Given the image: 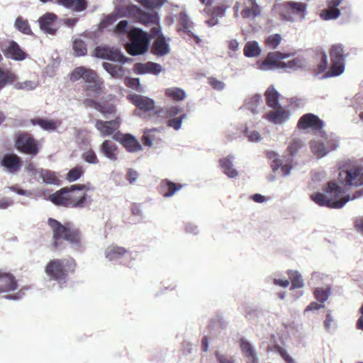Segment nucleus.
Here are the masks:
<instances>
[{"label":"nucleus","mask_w":363,"mask_h":363,"mask_svg":"<svg viewBox=\"0 0 363 363\" xmlns=\"http://www.w3.org/2000/svg\"><path fill=\"white\" fill-rule=\"evenodd\" d=\"M208 82L213 89L218 91L223 90L225 86V83L214 77H209L208 78Z\"/></svg>","instance_id":"obj_56"},{"label":"nucleus","mask_w":363,"mask_h":363,"mask_svg":"<svg viewBox=\"0 0 363 363\" xmlns=\"http://www.w3.org/2000/svg\"><path fill=\"white\" fill-rule=\"evenodd\" d=\"M340 10L333 6L325 10L321 16L325 20L335 19L340 16Z\"/></svg>","instance_id":"obj_51"},{"label":"nucleus","mask_w":363,"mask_h":363,"mask_svg":"<svg viewBox=\"0 0 363 363\" xmlns=\"http://www.w3.org/2000/svg\"><path fill=\"white\" fill-rule=\"evenodd\" d=\"M165 96L175 101H179L184 99L186 93L184 89L179 87H172L164 91Z\"/></svg>","instance_id":"obj_33"},{"label":"nucleus","mask_w":363,"mask_h":363,"mask_svg":"<svg viewBox=\"0 0 363 363\" xmlns=\"http://www.w3.org/2000/svg\"><path fill=\"white\" fill-rule=\"evenodd\" d=\"M77 263L72 257L67 259H53L45 267V272L51 280L59 284L67 282L69 274H74Z\"/></svg>","instance_id":"obj_4"},{"label":"nucleus","mask_w":363,"mask_h":363,"mask_svg":"<svg viewBox=\"0 0 363 363\" xmlns=\"http://www.w3.org/2000/svg\"><path fill=\"white\" fill-rule=\"evenodd\" d=\"M30 123L34 125H40L45 130H55L57 128V123L53 120L33 118Z\"/></svg>","instance_id":"obj_34"},{"label":"nucleus","mask_w":363,"mask_h":363,"mask_svg":"<svg viewBox=\"0 0 363 363\" xmlns=\"http://www.w3.org/2000/svg\"><path fill=\"white\" fill-rule=\"evenodd\" d=\"M288 275L291 283V289H300L303 286L302 276L297 271L290 270Z\"/></svg>","instance_id":"obj_39"},{"label":"nucleus","mask_w":363,"mask_h":363,"mask_svg":"<svg viewBox=\"0 0 363 363\" xmlns=\"http://www.w3.org/2000/svg\"><path fill=\"white\" fill-rule=\"evenodd\" d=\"M306 4L302 2L287 1L282 4L281 16L286 21H293L294 15L303 17Z\"/></svg>","instance_id":"obj_13"},{"label":"nucleus","mask_w":363,"mask_h":363,"mask_svg":"<svg viewBox=\"0 0 363 363\" xmlns=\"http://www.w3.org/2000/svg\"><path fill=\"white\" fill-rule=\"evenodd\" d=\"M262 97L260 95H255L247 102L248 108L252 111L255 112L256 108L262 103Z\"/></svg>","instance_id":"obj_57"},{"label":"nucleus","mask_w":363,"mask_h":363,"mask_svg":"<svg viewBox=\"0 0 363 363\" xmlns=\"http://www.w3.org/2000/svg\"><path fill=\"white\" fill-rule=\"evenodd\" d=\"M97 111L103 114H111L116 112V107L108 102H100Z\"/></svg>","instance_id":"obj_50"},{"label":"nucleus","mask_w":363,"mask_h":363,"mask_svg":"<svg viewBox=\"0 0 363 363\" xmlns=\"http://www.w3.org/2000/svg\"><path fill=\"white\" fill-rule=\"evenodd\" d=\"M267 105L272 108L279 105V94L273 86L268 87L264 94Z\"/></svg>","instance_id":"obj_28"},{"label":"nucleus","mask_w":363,"mask_h":363,"mask_svg":"<svg viewBox=\"0 0 363 363\" xmlns=\"http://www.w3.org/2000/svg\"><path fill=\"white\" fill-rule=\"evenodd\" d=\"M18 288L16 277L9 272L0 270V294L15 291Z\"/></svg>","instance_id":"obj_17"},{"label":"nucleus","mask_w":363,"mask_h":363,"mask_svg":"<svg viewBox=\"0 0 363 363\" xmlns=\"http://www.w3.org/2000/svg\"><path fill=\"white\" fill-rule=\"evenodd\" d=\"M291 55L290 53H282L281 52H270L267 54L266 58L262 62H258V67L262 70H269L274 68H280L281 60L288 58Z\"/></svg>","instance_id":"obj_9"},{"label":"nucleus","mask_w":363,"mask_h":363,"mask_svg":"<svg viewBox=\"0 0 363 363\" xmlns=\"http://www.w3.org/2000/svg\"><path fill=\"white\" fill-rule=\"evenodd\" d=\"M323 127V121L313 113L303 115L297 123L299 130L311 129L313 131H320Z\"/></svg>","instance_id":"obj_11"},{"label":"nucleus","mask_w":363,"mask_h":363,"mask_svg":"<svg viewBox=\"0 0 363 363\" xmlns=\"http://www.w3.org/2000/svg\"><path fill=\"white\" fill-rule=\"evenodd\" d=\"M48 225L52 233L51 242L52 250H61L63 247V241H66L71 247L76 249L82 247L83 236L82 231L72 223L66 222L62 224L55 218H49Z\"/></svg>","instance_id":"obj_2"},{"label":"nucleus","mask_w":363,"mask_h":363,"mask_svg":"<svg viewBox=\"0 0 363 363\" xmlns=\"http://www.w3.org/2000/svg\"><path fill=\"white\" fill-rule=\"evenodd\" d=\"M233 157L228 156L219 160V164L224 174L230 178H235L238 175V171L233 168Z\"/></svg>","instance_id":"obj_26"},{"label":"nucleus","mask_w":363,"mask_h":363,"mask_svg":"<svg viewBox=\"0 0 363 363\" xmlns=\"http://www.w3.org/2000/svg\"><path fill=\"white\" fill-rule=\"evenodd\" d=\"M330 294V288H316L313 292V295L315 299L322 303H323L328 299Z\"/></svg>","instance_id":"obj_44"},{"label":"nucleus","mask_w":363,"mask_h":363,"mask_svg":"<svg viewBox=\"0 0 363 363\" xmlns=\"http://www.w3.org/2000/svg\"><path fill=\"white\" fill-rule=\"evenodd\" d=\"M128 100L144 113L152 111L155 108V102L152 99L139 94H129Z\"/></svg>","instance_id":"obj_15"},{"label":"nucleus","mask_w":363,"mask_h":363,"mask_svg":"<svg viewBox=\"0 0 363 363\" xmlns=\"http://www.w3.org/2000/svg\"><path fill=\"white\" fill-rule=\"evenodd\" d=\"M4 54L7 58L16 61H22L28 57V54L14 40L9 41L8 47L4 50Z\"/></svg>","instance_id":"obj_18"},{"label":"nucleus","mask_w":363,"mask_h":363,"mask_svg":"<svg viewBox=\"0 0 363 363\" xmlns=\"http://www.w3.org/2000/svg\"><path fill=\"white\" fill-rule=\"evenodd\" d=\"M94 52L97 57L110 60H116L119 56L117 50H113L108 47L98 46Z\"/></svg>","instance_id":"obj_27"},{"label":"nucleus","mask_w":363,"mask_h":363,"mask_svg":"<svg viewBox=\"0 0 363 363\" xmlns=\"http://www.w3.org/2000/svg\"><path fill=\"white\" fill-rule=\"evenodd\" d=\"M130 43L125 45L127 52L132 55L145 53L148 49V37L141 29L133 28L128 33Z\"/></svg>","instance_id":"obj_5"},{"label":"nucleus","mask_w":363,"mask_h":363,"mask_svg":"<svg viewBox=\"0 0 363 363\" xmlns=\"http://www.w3.org/2000/svg\"><path fill=\"white\" fill-rule=\"evenodd\" d=\"M302 66L303 60L301 58L296 57L289 60L288 62H282L280 68L294 70L301 68Z\"/></svg>","instance_id":"obj_46"},{"label":"nucleus","mask_w":363,"mask_h":363,"mask_svg":"<svg viewBox=\"0 0 363 363\" xmlns=\"http://www.w3.org/2000/svg\"><path fill=\"white\" fill-rule=\"evenodd\" d=\"M16 74L8 69L0 67V89H3L7 84L16 81Z\"/></svg>","instance_id":"obj_31"},{"label":"nucleus","mask_w":363,"mask_h":363,"mask_svg":"<svg viewBox=\"0 0 363 363\" xmlns=\"http://www.w3.org/2000/svg\"><path fill=\"white\" fill-rule=\"evenodd\" d=\"M311 149L312 152L318 157L325 156L329 152L323 143L317 141L311 143Z\"/></svg>","instance_id":"obj_43"},{"label":"nucleus","mask_w":363,"mask_h":363,"mask_svg":"<svg viewBox=\"0 0 363 363\" xmlns=\"http://www.w3.org/2000/svg\"><path fill=\"white\" fill-rule=\"evenodd\" d=\"M96 128L99 131L102 137L115 135L120 127V121L118 118L111 121L97 120L95 123Z\"/></svg>","instance_id":"obj_16"},{"label":"nucleus","mask_w":363,"mask_h":363,"mask_svg":"<svg viewBox=\"0 0 363 363\" xmlns=\"http://www.w3.org/2000/svg\"><path fill=\"white\" fill-rule=\"evenodd\" d=\"M325 194L316 192L311 195V199L320 206H326L330 208H340L350 201V195L344 196L337 199L345 194V189L340 186L335 182L330 181L327 183L324 188Z\"/></svg>","instance_id":"obj_3"},{"label":"nucleus","mask_w":363,"mask_h":363,"mask_svg":"<svg viewBox=\"0 0 363 363\" xmlns=\"http://www.w3.org/2000/svg\"><path fill=\"white\" fill-rule=\"evenodd\" d=\"M161 186L163 196L169 197L173 196L176 191L180 190L182 187V185L167 180H162Z\"/></svg>","instance_id":"obj_29"},{"label":"nucleus","mask_w":363,"mask_h":363,"mask_svg":"<svg viewBox=\"0 0 363 363\" xmlns=\"http://www.w3.org/2000/svg\"><path fill=\"white\" fill-rule=\"evenodd\" d=\"M345 69L344 61L331 60V66L326 73V77H335L341 74Z\"/></svg>","instance_id":"obj_37"},{"label":"nucleus","mask_w":363,"mask_h":363,"mask_svg":"<svg viewBox=\"0 0 363 363\" xmlns=\"http://www.w3.org/2000/svg\"><path fill=\"white\" fill-rule=\"evenodd\" d=\"M345 174L343 179V183L346 186H353L355 187L363 186V167L362 166H354L345 172L340 173V176Z\"/></svg>","instance_id":"obj_12"},{"label":"nucleus","mask_w":363,"mask_h":363,"mask_svg":"<svg viewBox=\"0 0 363 363\" xmlns=\"http://www.w3.org/2000/svg\"><path fill=\"white\" fill-rule=\"evenodd\" d=\"M274 109V111H269L265 116V118L270 122L275 124L281 123L289 118V112L281 106H278Z\"/></svg>","instance_id":"obj_23"},{"label":"nucleus","mask_w":363,"mask_h":363,"mask_svg":"<svg viewBox=\"0 0 363 363\" xmlns=\"http://www.w3.org/2000/svg\"><path fill=\"white\" fill-rule=\"evenodd\" d=\"M267 157L272 160L271 167L273 172H276L281 166L282 163L281 160L279 159L277 154L274 152H269L267 153Z\"/></svg>","instance_id":"obj_53"},{"label":"nucleus","mask_w":363,"mask_h":363,"mask_svg":"<svg viewBox=\"0 0 363 363\" xmlns=\"http://www.w3.org/2000/svg\"><path fill=\"white\" fill-rule=\"evenodd\" d=\"M121 17L132 18L135 22L140 23L145 26L155 23L157 21V16L152 13L143 11L136 5H128L119 10Z\"/></svg>","instance_id":"obj_6"},{"label":"nucleus","mask_w":363,"mask_h":363,"mask_svg":"<svg viewBox=\"0 0 363 363\" xmlns=\"http://www.w3.org/2000/svg\"><path fill=\"white\" fill-rule=\"evenodd\" d=\"M135 67L140 73L156 72L159 71V69H158L159 65L157 64L152 63V62H147L145 65L137 64L135 65Z\"/></svg>","instance_id":"obj_47"},{"label":"nucleus","mask_w":363,"mask_h":363,"mask_svg":"<svg viewBox=\"0 0 363 363\" xmlns=\"http://www.w3.org/2000/svg\"><path fill=\"white\" fill-rule=\"evenodd\" d=\"M84 172L83 167L77 165L67 173L65 179L69 182H75L84 174Z\"/></svg>","instance_id":"obj_40"},{"label":"nucleus","mask_w":363,"mask_h":363,"mask_svg":"<svg viewBox=\"0 0 363 363\" xmlns=\"http://www.w3.org/2000/svg\"><path fill=\"white\" fill-rule=\"evenodd\" d=\"M203 11L208 14L211 13L216 16H223L225 11V8L224 6H217L211 10L210 8L206 7Z\"/></svg>","instance_id":"obj_64"},{"label":"nucleus","mask_w":363,"mask_h":363,"mask_svg":"<svg viewBox=\"0 0 363 363\" xmlns=\"http://www.w3.org/2000/svg\"><path fill=\"white\" fill-rule=\"evenodd\" d=\"M57 16L54 13H47L39 18L40 28L46 33L55 35L57 28L55 26V21Z\"/></svg>","instance_id":"obj_20"},{"label":"nucleus","mask_w":363,"mask_h":363,"mask_svg":"<svg viewBox=\"0 0 363 363\" xmlns=\"http://www.w3.org/2000/svg\"><path fill=\"white\" fill-rule=\"evenodd\" d=\"M240 15L243 18H255L260 15L262 9L256 0H244Z\"/></svg>","instance_id":"obj_22"},{"label":"nucleus","mask_w":363,"mask_h":363,"mask_svg":"<svg viewBox=\"0 0 363 363\" xmlns=\"http://www.w3.org/2000/svg\"><path fill=\"white\" fill-rule=\"evenodd\" d=\"M124 83L128 88L134 89L138 92L143 91V87L140 85V81L138 78L125 77Z\"/></svg>","instance_id":"obj_49"},{"label":"nucleus","mask_w":363,"mask_h":363,"mask_svg":"<svg viewBox=\"0 0 363 363\" xmlns=\"http://www.w3.org/2000/svg\"><path fill=\"white\" fill-rule=\"evenodd\" d=\"M14 86L17 89L33 90L36 87V84L32 81L27 80L17 82L15 84Z\"/></svg>","instance_id":"obj_59"},{"label":"nucleus","mask_w":363,"mask_h":363,"mask_svg":"<svg viewBox=\"0 0 363 363\" xmlns=\"http://www.w3.org/2000/svg\"><path fill=\"white\" fill-rule=\"evenodd\" d=\"M244 55L247 57L259 56L262 52V49L256 41L247 42L243 49Z\"/></svg>","instance_id":"obj_30"},{"label":"nucleus","mask_w":363,"mask_h":363,"mask_svg":"<svg viewBox=\"0 0 363 363\" xmlns=\"http://www.w3.org/2000/svg\"><path fill=\"white\" fill-rule=\"evenodd\" d=\"M186 118V114H183L177 118H169L167 121V125L169 127L173 128L174 130H179L181 128L182 120Z\"/></svg>","instance_id":"obj_55"},{"label":"nucleus","mask_w":363,"mask_h":363,"mask_svg":"<svg viewBox=\"0 0 363 363\" xmlns=\"http://www.w3.org/2000/svg\"><path fill=\"white\" fill-rule=\"evenodd\" d=\"M21 159L16 154H6L1 160V165L10 173H16L21 167Z\"/></svg>","instance_id":"obj_19"},{"label":"nucleus","mask_w":363,"mask_h":363,"mask_svg":"<svg viewBox=\"0 0 363 363\" xmlns=\"http://www.w3.org/2000/svg\"><path fill=\"white\" fill-rule=\"evenodd\" d=\"M159 131L157 128L146 130L142 137V142L144 145L150 147L153 142L157 138Z\"/></svg>","instance_id":"obj_38"},{"label":"nucleus","mask_w":363,"mask_h":363,"mask_svg":"<svg viewBox=\"0 0 363 363\" xmlns=\"http://www.w3.org/2000/svg\"><path fill=\"white\" fill-rule=\"evenodd\" d=\"M40 177L48 184H59L60 183L57 174L48 169H42L40 171Z\"/></svg>","instance_id":"obj_36"},{"label":"nucleus","mask_w":363,"mask_h":363,"mask_svg":"<svg viewBox=\"0 0 363 363\" xmlns=\"http://www.w3.org/2000/svg\"><path fill=\"white\" fill-rule=\"evenodd\" d=\"M85 67L81 66L77 67L73 69L69 74V79L72 82H76L80 79H83L84 74H85Z\"/></svg>","instance_id":"obj_52"},{"label":"nucleus","mask_w":363,"mask_h":363,"mask_svg":"<svg viewBox=\"0 0 363 363\" xmlns=\"http://www.w3.org/2000/svg\"><path fill=\"white\" fill-rule=\"evenodd\" d=\"M74 55L77 57L84 56L86 55L87 48L85 43L81 39H76L72 44Z\"/></svg>","instance_id":"obj_42"},{"label":"nucleus","mask_w":363,"mask_h":363,"mask_svg":"<svg viewBox=\"0 0 363 363\" xmlns=\"http://www.w3.org/2000/svg\"><path fill=\"white\" fill-rule=\"evenodd\" d=\"M118 18L117 14H109L106 16L100 23V27L101 28H106L108 26L112 25Z\"/></svg>","instance_id":"obj_58"},{"label":"nucleus","mask_w":363,"mask_h":363,"mask_svg":"<svg viewBox=\"0 0 363 363\" xmlns=\"http://www.w3.org/2000/svg\"><path fill=\"white\" fill-rule=\"evenodd\" d=\"M15 147L22 153L33 156L39 152L38 142L27 132H20L16 135Z\"/></svg>","instance_id":"obj_7"},{"label":"nucleus","mask_w":363,"mask_h":363,"mask_svg":"<svg viewBox=\"0 0 363 363\" xmlns=\"http://www.w3.org/2000/svg\"><path fill=\"white\" fill-rule=\"evenodd\" d=\"M113 138L118 140L129 152H135L142 150V145L139 141L130 134H123L118 132L113 136Z\"/></svg>","instance_id":"obj_14"},{"label":"nucleus","mask_w":363,"mask_h":363,"mask_svg":"<svg viewBox=\"0 0 363 363\" xmlns=\"http://www.w3.org/2000/svg\"><path fill=\"white\" fill-rule=\"evenodd\" d=\"M215 355L218 363H235V359L231 356L221 354L218 351L216 352Z\"/></svg>","instance_id":"obj_62"},{"label":"nucleus","mask_w":363,"mask_h":363,"mask_svg":"<svg viewBox=\"0 0 363 363\" xmlns=\"http://www.w3.org/2000/svg\"><path fill=\"white\" fill-rule=\"evenodd\" d=\"M14 27L19 32L25 35H32L33 32L28 21L22 16H18L14 23Z\"/></svg>","instance_id":"obj_32"},{"label":"nucleus","mask_w":363,"mask_h":363,"mask_svg":"<svg viewBox=\"0 0 363 363\" xmlns=\"http://www.w3.org/2000/svg\"><path fill=\"white\" fill-rule=\"evenodd\" d=\"M84 73L83 79L85 83L88 84L86 91L96 95L100 94L102 92L104 80L99 77L96 71L86 67Z\"/></svg>","instance_id":"obj_8"},{"label":"nucleus","mask_w":363,"mask_h":363,"mask_svg":"<svg viewBox=\"0 0 363 363\" xmlns=\"http://www.w3.org/2000/svg\"><path fill=\"white\" fill-rule=\"evenodd\" d=\"M302 146L303 143L300 139H294L287 147V152L290 155L293 156Z\"/></svg>","instance_id":"obj_54"},{"label":"nucleus","mask_w":363,"mask_h":363,"mask_svg":"<svg viewBox=\"0 0 363 363\" xmlns=\"http://www.w3.org/2000/svg\"><path fill=\"white\" fill-rule=\"evenodd\" d=\"M99 152L111 161H116L118 156V146L110 140H105L99 147Z\"/></svg>","instance_id":"obj_21"},{"label":"nucleus","mask_w":363,"mask_h":363,"mask_svg":"<svg viewBox=\"0 0 363 363\" xmlns=\"http://www.w3.org/2000/svg\"><path fill=\"white\" fill-rule=\"evenodd\" d=\"M240 347L244 357L246 358L247 363H258L256 352L247 340L242 338Z\"/></svg>","instance_id":"obj_24"},{"label":"nucleus","mask_w":363,"mask_h":363,"mask_svg":"<svg viewBox=\"0 0 363 363\" xmlns=\"http://www.w3.org/2000/svg\"><path fill=\"white\" fill-rule=\"evenodd\" d=\"M147 9H155L159 6V0H135Z\"/></svg>","instance_id":"obj_63"},{"label":"nucleus","mask_w":363,"mask_h":363,"mask_svg":"<svg viewBox=\"0 0 363 363\" xmlns=\"http://www.w3.org/2000/svg\"><path fill=\"white\" fill-rule=\"evenodd\" d=\"M330 56L331 60H345L343 47L340 44H335L331 46L330 49Z\"/></svg>","instance_id":"obj_41"},{"label":"nucleus","mask_w":363,"mask_h":363,"mask_svg":"<svg viewBox=\"0 0 363 363\" xmlns=\"http://www.w3.org/2000/svg\"><path fill=\"white\" fill-rule=\"evenodd\" d=\"M103 67L112 77L115 78H122L125 74V70L121 65L104 62Z\"/></svg>","instance_id":"obj_35"},{"label":"nucleus","mask_w":363,"mask_h":363,"mask_svg":"<svg viewBox=\"0 0 363 363\" xmlns=\"http://www.w3.org/2000/svg\"><path fill=\"white\" fill-rule=\"evenodd\" d=\"M127 252L128 250L125 247L113 244L106 247L104 254L106 259L113 261L121 258Z\"/></svg>","instance_id":"obj_25"},{"label":"nucleus","mask_w":363,"mask_h":363,"mask_svg":"<svg viewBox=\"0 0 363 363\" xmlns=\"http://www.w3.org/2000/svg\"><path fill=\"white\" fill-rule=\"evenodd\" d=\"M82 158L89 164H96L99 162L96 152L91 148L82 153Z\"/></svg>","instance_id":"obj_48"},{"label":"nucleus","mask_w":363,"mask_h":363,"mask_svg":"<svg viewBox=\"0 0 363 363\" xmlns=\"http://www.w3.org/2000/svg\"><path fill=\"white\" fill-rule=\"evenodd\" d=\"M194 23L191 21L188 15L184 12H180L177 16V32H182L194 39L196 44L201 43V39L193 32Z\"/></svg>","instance_id":"obj_10"},{"label":"nucleus","mask_w":363,"mask_h":363,"mask_svg":"<svg viewBox=\"0 0 363 363\" xmlns=\"http://www.w3.org/2000/svg\"><path fill=\"white\" fill-rule=\"evenodd\" d=\"M169 38L166 39L161 33H160V56L164 55L169 52Z\"/></svg>","instance_id":"obj_61"},{"label":"nucleus","mask_w":363,"mask_h":363,"mask_svg":"<svg viewBox=\"0 0 363 363\" xmlns=\"http://www.w3.org/2000/svg\"><path fill=\"white\" fill-rule=\"evenodd\" d=\"M281 35L276 33L268 36L264 40V45L269 48L275 49L281 43Z\"/></svg>","instance_id":"obj_45"},{"label":"nucleus","mask_w":363,"mask_h":363,"mask_svg":"<svg viewBox=\"0 0 363 363\" xmlns=\"http://www.w3.org/2000/svg\"><path fill=\"white\" fill-rule=\"evenodd\" d=\"M128 22L126 20L121 21L115 27L114 33L118 35L127 33Z\"/></svg>","instance_id":"obj_60"},{"label":"nucleus","mask_w":363,"mask_h":363,"mask_svg":"<svg viewBox=\"0 0 363 363\" xmlns=\"http://www.w3.org/2000/svg\"><path fill=\"white\" fill-rule=\"evenodd\" d=\"M89 189L86 184H72L49 195L48 199L56 206L83 208L89 206L92 201L91 196L84 192Z\"/></svg>","instance_id":"obj_1"}]
</instances>
